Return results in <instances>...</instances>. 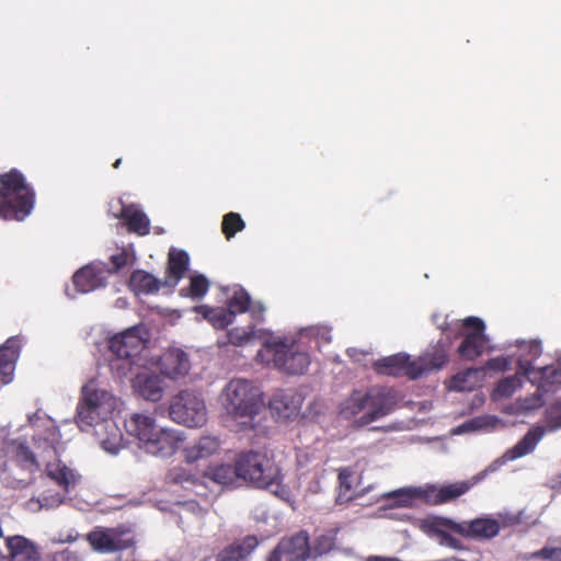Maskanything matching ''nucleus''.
Instances as JSON below:
<instances>
[{
	"label": "nucleus",
	"mask_w": 561,
	"mask_h": 561,
	"mask_svg": "<svg viewBox=\"0 0 561 561\" xmlns=\"http://www.w3.org/2000/svg\"><path fill=\"white\" fill-rule=\"evenodd\" d=\"M474 484L476 481L470 480L443 485L430 484L420 489L419 495L430 505H442L453 502L466 494Z\"/></svg>",
	"instance_id": "nucleus-19"
},
{
	"label": "nucleus",
	"mask_w": 561,
	"mask_h": 561,
	"mask_svg": "<svg viewBox=\"0 0 561 561\" xmlns=\"http://www.w3.org/2000/svg\"><path fill=\"white\" fill-rule=\"evenodd\" d=\"M219 402L241 430L253 428L254 417L265 407L261 388H224Z\"/></svg>",
	"instance_id": "nucleus-5"
},
{
	"label": "nucleus",
	"mask_w": 561,
	"mask_h": 561,
	"mask_svg": "<svg viewBox=\"0 0 561 561\" xmlns=\"http://www.w3.org/2000/svg\"><path fill=\"white\" fill-rule=\"evenodd\" d=\"M169 413L174 422L187 427H199L207 421L204 400L188 388L182 389L174 396Z\"/></svg>",
	"instance_id": "nucleus-12"
},
{
	"label": "nucleus",
	"mask_w": 561,
	"mask_h": 561,
	"mask_svg": "<svg viewBox=\"0 0 561 561\" xmlns=\"http://www.w3.org/2000/svg\"><path fill=\"white\" fill-rule=\"evenodd\" d=\"M196 311L201 313L209 323H211L215 329H226L234 320L231 313L226 308L221 307L213 308L203 305L196 307Z\"/></svg>",
	"instance_id": "nucleus-31"
},
{
	"label": "nucleus",
	"mask_w": 561,
	"mask_h": 561,
	"mask_svg": "<svg viewBox=\"0 0 561 561\" xmlns=\"http://www.w3.org/2000/svg\"><path fill=\"white\" fill-rule=\"evenodd\" d=\"M129 287L135 293L136 296H138L140 291V275L139 271H135L131 274L130 280H129Z\"/></svg>",
	"instance_id": "nucleus-51"
},
{
	"label": "nucleus",
	"mask_w": 561,
	"mask_h": 561,
	"mask_svg": "<svg viewBox=\"0 0 561 561\" xmlns=\"http://www.w3.org/2000/svg\"><path fill=\"white\" fill-rule=\"evenodd\" d=\"M448 362V351L443 343L438 342L416 357L403 352L385 356L374 362L373 368L378 375L416 380L442 370Z\"/></svg>",
	"instance_id": "nucleus-4"
},
{
	"label": "nucleus",
	"mask_w": 561,
	"mask_h": 561,
	"mask_svg": "<svg viewBox=\"0 0 561 561\" xmlns=\"http://www.w3.org/2000/svg\"><path fill=\"white\" fill-rule=\"evenodd\" d=\"M7 556L2 561H44L39 548L23 536H12L5 539Z\"/></svg>",
	"instance_id": "nucleus-24"
},
{
	"label": "nucleus",
	"mask_w": 561,
	"mask_h": 561,
	"mask_svg": "<svg viewBox=\"0 0 561 561\" xmlns=\"http://www.w3.org/2000/svg\"><path fill=\"white\" fill-rule=\"evenodd\" d=\"M309 333L323 343L331 342V328L327 325H314L309 328Z\"/></svg>",
	"instance_id": "nucleus-46"
},
{
	"label": "nucleus",
	"mask_w": 561,
	"mask_h": 561,
	"mask_svg": "<svg viewBox=\"0 0 561 561\" xmlns=\"http://www.w3.org/2000/svg\"><path fill=\"white\" fill-rule=\"evenodd\" d=\"M251 297L249 293L239 287L236 289L232 295L227 299V310L231 313L233 318L237 314L244 313L250 308Z\"/></svg>",
	"instance_id": "nucleus-33"
},
{
	"label": "nucleus",
	"mask_w": 561,
	"mask_h": 561,
	"mask_svg": "<svg viewBox=\"0 0 561 561\" xmlns=\"http://www.w3.org/2000/svg\"><path fill=\"white\" fill-rule=\"evenodd\" d=\"M484 401H485V397L483 393H481V392L474 393V396L471 400L470 410L479 409L480 407L483 405Z\"/></svg>",
	"instance_id": "nucleus-52"
},
{
	"label": "nucleus",
	"mask_w": 561,
	"mask_h": 561,
	"mask_svg": "<svg viewBox=\"0 0 561 561\" xmlns=\"http://www.w3.org/2000/svg\"><path fill=\"white\" fill-rule=\"evenodd\" d=\"M546 425H535L528 430L520 440L507 449L503 458L512 461L533 453L547 432L561 430V399L550 404L545 411Z\"/></svg>",
	"instance_id": "nucleus-10"
},
{
	"label": "nucleus",
	"mask_w": 561,
	"mask_h": 561,
	"mask_svg": "<svg viewBox=\"0 0 561 561\" xmlns=\"http://www.w3.org/2000/svg\"><path fill=\"white\" fill-rule=\"evenodd\" d=\"M150 232V220L149 218L142 213V236H146Z\"/></svg>",
	"instance_id": "nucleus-55"
},
{
	"label": "nucleus",
	"mask_w": 561,
	"mask_h": 561,
	"mask_svg": "<svg viewBox=\"0 0 561 561\" xmlns=\"http://www.w3.org/2000/svg\"><path fill=\"white\" fill-rule=\"evenodd\" d=\"M476 369H466L463 371H460L451 377V385L450 386H460L461 383H465L468 380V377L477 373Z\"/></svg>",
	"instance_id": "nucleus-50"
},
{
	"label": "nucleus",
	"mask_w": 561,
	"mask_h": 561,
	"mask_svg": "<svg viewBox=\"0 0 561 561\" xmlns=\"http://www.w3.org/2000/svg\"><path fill=\"white\" fill-rule=\"evenodd\" d=\"M210 284L207 277L203 274H195L190 277V285L187 287V296L193 299H199L204 297L209 290ZM185 289L181 290V295L184 296Z\"/></svg>",
	"instance_id": "nucleus-37"
},
{
	"label": "nucleus",
	"mask_w": 561,
	"mask_h": 561,
	"mask_svg": "<svg viewBox=\"0 0 561 561\" xmlns=\"http://www.w3.org/2000/svg\"><path fill=\"white\" fill-rule=\"evenodd\" d=\"M116 305L118 307H125L126 306V300L124 298H119V299H117Z\"/></svg>",
	"instance_id": "nucleus-57"
},
{
	"label": "nucleus",
	"mask_w": 561,
	"mask_h": 561,
	"mask_svg": "<svg viewBox=\"0 0 561 561\" xmlns=\"http://www.w3.org/2000/svg\"><path fill=\"white\" fill-rule=\"evenodd\" d=\"M248 311L251 313L252 318L261 321L263 319V313L265 311V307L262 302H250V308Z\"/></svg>",
	"instance_id": "nucleus-48"
},
{
	"label": "nucleus",
	"mask_w": 561,
	"mask_h": 561,
	"mask_svg": "<svg viewBox=\"0 0 561 561\" xmlns=\"http://www.w3.org/2000/svg\"><path fill=\"white\" fill-rule=\"evenodd\" d=\"M398 405L393 388H355L339 405L337 415L355 430L390 414Z\"/></svg>",
	"instance_id": "nucleus-3"
},
{
	"label": "nucleus",
	"mask_w": 561,
	"mask_h": 561,
	"mask_svg": "<svg viewBox=\"0 0 561 561\" xmlns=\"http://www.w3.org/2000/svg\"><path fill=\"white\" fill-rule=\"evenodd\" d=\"M121 164V159H117L114 163V168H118V165Z\"/></svg>",
	"instance_id": "nucleus-60"
},
{
	"label": "nucleus",
	"mask_w": 561,
	"mask_h": 561,
	"mask_svg": "<svg viewBox=\"0 0 561 561\" xmlns=\"http://www.w3.org/2000/svg\"><path fill=\"white\" fill-rule=\"evenodd\" d=\"M125 430L127 434L130 436L140 439V414L133 413L129 419L125 420L124 423Z\"/></svg>",
	"instance_id": "nucleus-45"
},
{
	"label": "nucleus",
	"mask_w": 561,
	"mask_h": 561,
	"mask_svg": "<svg viewBox=\"0 0 561 561\" xmlns=\"http://www.w3.org/2000/svg\"><path fill=\"white\" fill-rule=\"evenodd\" d=\"M80 535L77 530L70 529L66 534L60 533L54 536L50 541L53 543H72L79 539Z\"/></svg>",
	"instance_id": "nucleus-47"
},
{
	"label": "nucleus",
	"mask_w": 561,
	"mask_h": 561,
	"mask_svg": "<svg viewBox=\"0 0 561 561\" xmlns=\"http://www.w3.org/2000/svg\"><path fill=\"white\" fill-rule=\"evenodd\" d=\"M283 556V550H279V547L276 545V547L270 552L266 561H282Z\"/></svg>",
	"instance_id": "nucleus-53"
},
{
	"label": "nucleus",
	"mask_w": 561,
	"mask_h": 561,
	"mask_svg": "<svg viewBox=\"0 0 561 561\" xmlns=\"http://www.w3.org/2000/svg\"><path fill=\"white\" fill-rule=\"evenodd\" d=\"M516 388H493L491 399L495 403H501L500 410L513 416L528 414L542 408L547 401L546 394L548 388H537L536 391L524 398L518 397L514 402L503 403L504 400L510 399Z\"/></svg>",
	"instance_id": "nucleus-16"
},
{
	"label": "nucleus",
	"mask_w": 561,
	"mask_h": 561,
	"mask_svg": "<svg viewBox=\"0 0 561 561\" xmlns=\"http://www.w3.org/2000/svg\"><path fill=\"white\" fill-rule=\"evenodd\" d=\"M302 397L295 388H278L268 401V409L277 421H287L298 415Z\"/></svg>",
	"instance_id": "nucleus-20"
},
{
	"label": "nucleus",
	"mask_w": 561,
	"mask_h": 561,
	"mask_svg": "<svg viewBox=\"0 0 561 561\" xmlns=\"http://www.w3.org/2000/svg\"><path fill=\"white\" fill-rule=\"evenodd\" d=\"M198 481V477L183 466H175L165 474V482L181 486L194 485Z\"/></svg>",
	"instance_id": "nucleus-34"
},
{
	"label": "nucleus",
	"mask_w": 561,
	"mask_h": 561,
	"mask_svg": "<svg viewBox=\"0 0 561 561\" xmlns=\"http://www.w3.org/2000/svg\"><path fill=\"white\" fill-rule=\"evenodd\" d=\"M459 527H462L460 522L447 517H434L428 523V530L436 537L439 545L454 550L463 549V543L454 536V534L461 536V531L458 530Z\"/></svg>",
	"instance_id": "nucleus-21"
},
{
	"label": "nucleus",
	"mask_w": 561,
	"mask_h": 561,
	"mask_svg": "<svg viewBox=\"0 0 561 561\" xmlns=\"http://www.w3.org/2000/svg\"><path fill=\"white\" fill-rule=\"evenodd\" d=\"M107 347L115 359L111 368L116 369L122 377H129L134 381L140 376V329L134 325L118 333L107 341Z\"/></svg>",
	"instance_id": "nucleus-7"
},
{
	"label": "nucleus",
	"mask_w": 561,
	"mask_h": 561,
	"mask_svg": "<svg viewBox=\"0 0 561 561\" xmlns=\"http://www.w3.org/2000/svg\"><path fill=\"white\" fill-rule=\"evenodd\" d=\"M277 546L283 550L287 561H307L312 558L310 538L306 530L284 537Z\"/></svg>",
	"instance_id": "nucleus-25"
},
{
	"label": "nucleus",
	"mask_w": 561,
	"mask_h": 561,
	"mask_svg": "<svg viewBox=\"0 0 561 561\" xmlns=\"http://www.w3.org/2000/svg\"><path fill=\"white\" fill-rule=\"evenodd\" d=\"M515 345L517 369L513 376L504 378L496 386H523L528 378V373L537 368L533 363L542 354L541 342L539 340L516 341Z\"/></svg>",
	"instance_id": "nucleus-17"
},
{
	"label": "nucleus",
	"mask_w": 561,
	"mask_h": 561,
	"mask_svg": "<svg viewBox=\"0 0 561 561\" xmlns=\"http://www.w3.org/2000/svg\"><path fill=\"white\" fill-rule=\"evenodd\" d=\"M163 388H142V398L150 401H158L162 397Z\"/></svg>",
	"instance_id": "nucleus-49"
},
{
	"label": "nucleus",
	"mask_w": 561,
	"mask_h": 561,
	"mask_svg": "<svg viewBox=\"0 0 561 561\" xmlns=\"http://www.w3.org/2000/svg\"><path fill=\"white\" fill-rule=\"evenodd\" d=\"M116 216L123 219L127 231L140 234V211L135 206L123 207Z\"/></svg>",
	"instance_id": "nucleus-39"
},
{
	"label": "nucleus",
	"mask_w": 561,
	"mask_h": 561,
	"mask_svg": "<svg viewBox=\"0 0 561 561\" xmlns=\"http://www.w3.org/2000/svg\"><path fill=\"white\" fill-rule=\"evenodd\" d=\"M526 382L531 383V386H560L561 360L530 370Z\"/></svg>",
	"instance_id": "nucleus-28"
},
{
	"label": "nucleus",
	"mask_w": 561,
	"mask_h": 561,
	"mask_svg": "<svg viewBox=\"0 0 561 561\" xmlns=\"http://www.w3.org/2000/svg\"><path fill=\"white\" fill-rule=\"evenodd\" d=\"M127 531L122 527H94L87 534L85 539L91 549L98 553H114L130 546V540L125 538Z\"/></svg>",
	"instance_id": "nucleus-18"
},
{
	"label": "nucleus",
	"mask_w": 561,
	"mask_h": 561,
	"mask_svg": "<svg viewBox=\"0 0 561 561\" xmlns=\"http://www.w3.org/2000/svg\"><path fill=\"white\" fill-rule=\"evenodd\" d=\"M207 476L215 482L229 485L232 484L234 479L238 477L237 463L232 465H220L210 469Z\"/></svg>",
	"instance_id": "nucleus-35"
},
{
	"label": "nucleus",
	"mask_w": 561,
	"mask_h": 561,
	"mask_svg": "<svg viewBox=\"0 0 561 561\" xmlns=\"http://www.w3.org/2000/svg\"><path fill=\"white\" fill-rule=\"evenodd\" d=\"M256 362L272 365L288 375H302L308 370L310 357L307 352L294 351L282 340H267L255 356Z\"/></svg>",
	"instance_id": "nucleus-8"
},
{
	"label": "nucleus",
	"mask_w": 561,
	"mask_h": 561,
	"mask_svg": "<svg viewBox=\"0 0 561 561\" xmlns=\"http://www.w3.org/2000/svg\"><path fill=\"white\" fill-rule=\"evenodd\" d=\"M34 430L33 440L35 455L24 440H13L8 447L11 456L9 462L0 465V482L11 489L26 488L32 477L39 470L41 461L45 463V472L64 492L68 493L79 483L81 476L58 459L65 444L53 419L35 413L28 416Z\"/></svg>",
	"instance_id": "nucleus-1"
},
{
	"label": "nucleus",
	"mask_w": 561,
	"mask_h": 561,
	"mask_svg": "<svg viewBox=\"0 0 561 561\" xmlns=\"http://www.w3.org/2000/svg\"><path fill=\"white\" fill-rule=\"evenodd\" d=\"M530 560L543 559L551 561H561V548L560 547H543L530 553Z\"/></svg>",
	"instance_id": "nucleus-43"
},
{
	"label": "nucleus",
	"mask_w": 561,
	"mask_h": 561,
	"mask_svg": "<svg viewBox=\"0 0 561 561\" xmlns=\"http://www.w3.org/2000/svg\"><path fill=\"white\" fill-rule=\"evenodd\" d=\"M118 399L106 388H82L77 405L76 422L82 432L93 431L103 450L117 455L122 433L113 420Z\"/></svg>",
	"instance_id": "nucleus-2"
},
{
	"label": "nucleus",
	"mask_w": 561,
	"mask_h": 561,
	"mask_svg": "<svg viewBox=\"0 0 561 561\" xmlns=\"http://www.w3.org/2000/svg\"><path fill=\"white\" fill-rule=\"evenodd\" d=\"M335 546V538L331 534H321L316 537L311 546L312 558L330 552Z\"/></svg>",
	"instance_id": "nucleus-40"
},
{
	"label": "nucleus",
	"mask_w": 561,
	"mask_h": 561,
	"mask_svg": "<svg viewBox=\"0 0 561 561\" xmlns=\"http://www.w3.org/2000/svg\"><path fill=\"white\" fill-rule=\"evenodd\" d=\"M451 390H465L466 388L459 387V388H450ZM468 390H473L474 388H467Z\"/></svg>",
	"instance_id": "nucleus-59"
},
{
	"label": "nucleus",
	"mask_w": 561,
	"mask_h": 561,
	"mask_svg": "<svg viewBox=\"0 0 561 561\" xmlns=\"http://www.w3.org/2000/svg\"><path fill=\"white\" fill-rule=\"evenodd\" d=\"M129 255L124 251L119 254L112 255L111 262H93L73 275V285L80 293H89L96 288L103 287L110 275L129 263Z\"/></svg>",
	"instance_id": "nucleus-11"
},
{
	"label": "nucleus",
	"mask_w": 561,
	"mask_h": 561,
	"mask_svg": "<svg viewBox=\"0 0 561 561\" xmlns=\"http://www.w3.org/2000/svg\"><path fill=\"white\" fill-rule=\"evenodd\" d=\"M66 502V496L59 492L43 493L39 496H33L24 503L26 511L38 513L43 510L49 511L59 507Z\"/></svg>",
	"instance_id": "nucleus-30"
},
{
	"label": "nucleus",
	"mask_w": 561,
	"mask_h": 561,
	"mask_svg": "<svg viewBox=\"0 0 561 561\" xmlns=\"http://www.w3.org/2000/svg\"><path fill=\"white\" fill-rule=\"evenodd\" d=\"M49 561H82L81 554L69 548L49 553Z\"/></svg>",
	"instance_id": "nucleus-44"
},
{
	"label": "nucleus",
	"mask_w": 561,
	"mask_h": 561,
	"mask_svg": "<svg viewBox=\"0 0 561 561\" xmlns=\"http://www.w3.org/2000/svg\"><path fill=\"white\" fill-rule=\"evenodd\" d=\"M236 461L238 478L261 489L279 485L282 478L279 469L265 455L256 451L242 453Z\"/></svg>",
	"instance_id": "nucleus-9"
},
{
	"label": "nucleus",
	"mask_w": 561,
	"mask_h": 561,
	"mask_svg": "<svg viewBox=\"0 0 561 561\" xmlns=\"http://www.w3.org/2000/svg\"><path fill=\"white\" fill-rule=\"evenodd\" d=\"M237 386H248L247 380H238Z\"/></svg>",
	"instance_id": "nucleus-58"
},
{
	"label": "nucleus",
	"mask_w": 561,
	"mask_h": 561,
	"mask_svg": "<svg viewBox=\"0 0 561 561\" xmlns=\"http://www.w3.org/2000/svg\"><path fill=\"white\" fill-rule=\"evenodd\" d=\"M257 546L259 539L256 536H245L220 550L216 556V561H243Z\"/></svg>",
	"instance_id": "nucleus-26"
},
{
	"label": "nucleus",
	"mask_w": 561,
	"mask_h": 561,
	"mask_svg": "<svg viewBox=\"0 0 561 561\" xmlns=\"http://www.w3.org/2000/svg\"><path fill=\"white\" fill-rule=\"evenodd\" d=\"M512 357L510 356H497L494 358H490L483 369L485 371H496V373H505L512 366Z\"/></svg>",
	"instance_id": "nucleus-41"
},
{
	"label": "nucleus",
	"mask_w": 561,
	"mask_h": 561,
	"mask_svg": "<svg viewBox=\"0 0 561 561\" xmlns=\"http://www.w3.org/2000/svg\"><path fill=\"white\" fill-rule=\"evenodd\" d=\"M244 228L245 222L240 214L230 211L222 217L221 231L227 240L233 238L237 232L242 231Z\"/></svg>",
	"instance_id": "nucleus-36"
},
{
	"label": "nucleus",
	"mask_w": 561,
	"mask_h": 561,
	"mask_svg": "<svg viewBox=\"0 0 561 561\" xmlns=\"http://www.w3.org/2000/svg\"><path fill=\"white\" fill-rule=\"evenodd\" d=\"M353 474L354 472L350 467H343L339 469L337 494L335 497L336 504H345L355 499L352 484Z\"/></svg>",
	"instance_id": "nucleus-32"
},
{
	"label": "nucleus",
	"mask_w": 561,
	"mask_h": 561,
	"mask_svg": "<svg viewBox=\"0 0 561 561\" xmlns=\"http://www.w3.org/2000/svg\"><path fill=\"white\" fill-rule=\"evenodd\" d=\"M190 255L182 249L171 248L168 253L163 284L172 293L190 268Z\"/></svg>",
	"instance_id": "nucleus-22"
},
{
	"label": "nucleus",
	"mask_w": 561,
	"mask_h": 561,
	"mask_svg": "<svg viewBox=\"0 0 561 561\" xmlns=\"http://www.w3.org/2000/svg\"><path fill=\"white\" fill-rule=\"evenodd\" d=\"M20 341L10 337L0 346V383L8 385L13 381L15 360L18 358Z\"/></svg>",
	"instance_id": "nucleus-27"
},
{
	"label": "nucleus",
	"mask_w": 561,
	"mask_h": 561,
	"mask_svg": "<svg viewBox=\"0 0 561 561\" xmlns=\"http://www.w3.org/2000/svg\"><path fill=\"white\" fill-rule=\"evenodd\" d=\"M161 287L167 288L165 285L163 284V279L160 280L153 275L142 270V294H156L159 291Z\"/></svg>",
	"instance_id": "nucleus-42"
},
{
	"label": "nucleus",
	"mask_w": 561,
	"mask_h": 561,
	"mask_svg": "<svg viewBox=\"0 0 561 561\" xmlns=\"http://www.w3.org/2000/svg\"><path fill=\"white\" fill-rule=\"evenodd\" d=\"M226 336L228 341L220 342V346L227 344H231L234 346H243L254 337V327H250L249 329L233 328L227 331Z\"/></svg>",
	"instance_id": "nucleus-38"
},
{
	"label": "nucleus",
	"mask_w": 561,
	"mask_h": 561,
	"mask_svg": "<svg viewBox=\"0 0 561 561\" xmlns=\"http://www.w3.org/2000/svg\"><path fill=\"white\" fill-rule=\"evenodd\" d=\"M141 343H142V348H145V347H146V345H145L146 341H145V339H144V337H142V340H141Z\"/></svg>",
	"instance_id": "nucleus-61"
},
{
	"label": "nucleus",
	"mask_w": 561,
	"mask_h": 561,
	"mask_svg": "<svg viewBox=\"0 0 561 561\" xmlns=\"http://www.w3.org/2000/svg\"><path fill=\"white\" fill-rule=\"evenodd\" d=\"M459 334L463 336L457 348L461 358L474 360L491 350L490 339L485 334V324L478 317H467L461 321Z\"/></svg>",
	"instance_id": "nucleus-14"
},
{
	"label": "nucleus",
	"mask_w": 561,
	"mask_h": 561,
	"mask_svg": "<svg viewBox=\"0 0 561 561\" xmlns=\"http://www.w3.org/2000/svg\"><path fill=\"white\" fill-rule=\"evenodd\" d=\"M460 523L462 527H459L458 530L461 531V537L481 541L493 539L499 535L501 529L500 522L489 516L477 517Z\"/></svg>",
	"instance_id": "nucleus-23"
},
{
	"label": "nucleus",
	"mask_w": 561,
	"mask_h": 561,
	"mask_svg": "<svg viewBox=\"0 0 561 561\" xmlns=\"http://www.w3.org/2000/svg\"><path fill=\"white\" fill-rule=\"evenodd\" d=\"M152 379L150 376H146L145 381L142 382V386H152Z\"/></svg>",
	"instance_id": "nucleus-56"
},
{
	"label": "nucleus",
	"mask_w": 561,
	"mask_h": 561,
	"mask_svg": "<svg viewBox=\"0 0 561 561\" xmlns=\"http://www.w3.org/2000/svg\"><path fill=\"white\" fill-rule=\"evenodd\" d=\"M33 208V193L23 175L12 170L0 176V218L23 220Z\"/></svg>",
	"instance_id": "nucleus-6"
},
{
	"label": "nucleus",
	"mask_w": 561,
	"mask_h": 561,
	"mask_svg": "<svg viewBox=\"0 0 561 561\" xmlns=\"http://www.w3.org/2000/svg\"><path fill=\"white\" fill-rule=\"evenodd\" d=\"M181 440L175 431L157 427L152 419L142 415V449L147 454L171 456L179 448Z\"/></svg>",
	"instance_id": "nucleus-15"
},
{
	"label": "nucleus",
	"mask_w": 561,
	"mask_h": 561,
	"mask_svg": "<svg viewBox=\"0 0 561 561\" xmlns=\"http://www.w3.org/2000/svg\"><path fill=\"white\" fill-rule=\"evenodd\" d=\"M142 369H148L165 379L179 381L188 375L191 360L188 354L182 348L169 347L160 356L146 359L142 363Z\"/></svg>",
	"instance_id": "nucleus-13"
},
{
	"label": "nucleus",
	"mask_w": 561,
	"mask_h": 561,
	"mask_svg": "<svg viewBox=\"0 0 561 561\" xmlns=\"http://www.w3.org/2000/svg\"><path fill=\"white\" fill-rule=\"evenodd\" d=\"M365 561H401L396 557L369 556Z\"/></svg>",
	"instance_id": "nucleus-54"
},
{
	"label": "nucleus",
	"mask_w": 561,
	"mask_h": 561,
	"mask_svg": "<svg viewBox=\"0 0 561 561\" xmlns=\"http://www.w3.org/2000/svg\"><path fill=\"white\" fill-rule=\"evenodd\" d=\"M220 447L219 438L216 436H203L194 445L184 449V457L188 463L210 457Z\"/></svg>",
	"instance_id": "nucleus-29"
}]
</instances>
